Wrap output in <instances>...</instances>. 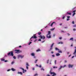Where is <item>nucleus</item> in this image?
Returning a JSON list of instances; mask_svg holds the SVG:
<instances>
[{
    "instance_id": "obj_1",
    "label": "nucleus",
    "mask_w": 76,
    "mask_h": 76,
    "mask_svg": "<svg viewBox=\"0 0 76 76\" xmlns=\"http://www.w3.org/2000/svg\"><path fill=\"white\" fill-rule=\"evenodd\" d=\"M50 34H51V31H49L48 32V34L46 35V37L48 38H50L51 36H50Z\"/></svg>"
},
{
    "instance_id": "obj_2",
    "label": "nucleus",
    "mask_w": 76,
    "mask_h": 76,
    "mask_svg": "<svg viewBox=\"0 0 76 76\" xmlns=\"http://www.w3.org/2000/svg\"><path fill=\"white\" fill-rule=\"evenodd\" d=\"M15 53H17V54L20 53H22V51H20L19 50H15Z\"/></svg>"
},
{
    "instance_id": "obj_3",
    "label": "nucleus",
    "mask_w": 76,
    "mask_h": 76,
    "mask_svg": "<svg viewBox=\"0 0 76 76\" xmlns=\"http://www.w3.org/2000/svg\"><path fill=\"white\" fill-rule=\"evenodd\" d=\"M8 56H13V52H9L8 54Z\"/></svg>"
},
{
    "instance_id": "obj_4",
    "label": "nucleus",
    "mask_w": 76,
    "mask_h": 76,
    "mask_svg": "<svg viewBox=\"0 0 76 76\" xmlns=\"http://www.w3.org/2000/svg\"><path fill=\"white\" fill-rule=\"evenodd\" d=\"M54 45V43H53L52 45H51L50 46V48L49 50V51H50L51 50L53 49V45Z\"/></svg>"
},
{
    "instance_id": "obj_5",
    "label": "nucleus",
    "mask_w": 76,
    "mask_h": 76,
    "mask_svg": "<svg viewBox=\"0 0 76 76\" xmlns=\"http://www.w3.org/2000/svg\"><path fill=\"white\" fill-rule=\"evenodd\" d=\"M35 35H36V34H34V36H32L31 38H30V39H31L32 38H35V39H37V37L36 36H35Z\"/></svg>"
},
{
    "instance_id": "obj_6",
    "label": "nucleus",
    "mask_w": 76,
    "mask_h": 76,
    "mask_svg": "<svg viewBox=\"0 0 76 76\" xmlns=\"http://www.w3.org/2000/svg\"><path fill=\"white\" fill-rule=\"evenodd\" d=\"M23 57H24V56H22L20 55H19L18 56V58H22Z\"/></svg>"
},
{
    "instance_id": "obj_7",
    "label": "nucleus",
    "mask_w": 76,
    "mask_h": 76,
    "mask_svg": "<svg viewBox=\"0 0 76 76\" xmlns=\"http://www.w3.org/2000/svg\"><path fill=\"white\" fill-rule=\"evenodd\" d=\"M39 37V38H41V39H44L45 38V36H42L41 35Z\"/></svg>"
},
{
    "instance_id": "obj_8",
    "label": "nucleus",
    "mask_w": 76,
    "mask_h": 76,
    "mask_svg": "<svg viewBox=\"0 0 76 76\" xmlns=\"http://www.w3.org/2000/svg\"><path fill=\"white\" fill-rule=\"evenodd\" d=\"M73 66V65H71L70 64H69L68 65L69 68H70L71 67L72 68Z\"/></svg>"
},
{
    "instance_id": "obj_9",
    "label": "nucleus",
    "mask_w": 76,
    "mask_h": 76,
    "mask_svg": "<svg viewBox=\"0 0 76 76\" xmlns=\"http://www.w3.org/2000/svg\"><path fill=\"white\" fill-rule=\"evenodd\" d=\"M66 13L68 14V15H72V13L70 12H66Z\"/></svg>"
},
{
    "instance_id": "obj_10",
    "label": "nucleus",
    "mask_w": 76,
    "mask_h": 76,
    "mask_svg": "<svg viewBox=\"0 0 76 76\" xmlns=\"http://www.w3.org/2000/svg\"><path fill=\"white\" fill-rule=\"evenodd\" d=\"M76 54V49H75V51L73 53V54H74V55H75V54Z\"/></svg>"
},
{
    "instance_id": "obj_11",
    "label": "nucleus",
    "mask_w": 76,
    "mask_h": 76,
    "mask_svg": "<svg viewBox=\"0 0 76 76\" xmlns=\"http://www.w3.org/2000/svg\"><path fill=\"white\" fill-rule=\"evenodd\" d=\"M11 70H12V71H13V72H15V71H16V69H15L13 68H12Z\"/></svg>"
},
{
    "instance_id": "obj_12",
    "label": "nucleus",
    "mask_w": 76,
    "mask_h": 76,
    "mask_svg": "<svg viewBox=\"0 0 76 76\" xmlns=\"http://www.w3.org/2000/svg\"><path fill=\"white\" fill-rule=\"evenodd\" d=\"M18 74H20V75H22V72H18Z\"/></svg>"
},
{
    "instance_id": "obj_13",
    "label": "nucleus",
    "mask_w": 76,
    "mask_h": 76,
    "mask_svg": "<svg viewBox=\"0 0 76 76\" xmlns=\"http://www.w3.org/2000/svg\"><path fill=\"white\" fill-rule=\"evenodd\" d=\"M23 73H24L25 72H26V70H24H24H23Z\"/></svg>"
},
{
    "instance_id": "obj_14",
    "label": "nucleus",
    "mask_w": 76,
    "mask_h": 76,
    "mask_svg": "<svg viewBox=\"0 0 76 76\" xmlns=\"http://www.w3.org/2000/svg\"><path fill=\"white\" fill-rule=\"evenodd\" d=\"M58 44H63V43L62 42H59L58 43Z\"/></svg>"
},
{
    "instance_id": "obj_15",
    "label": "nucleus",
    "mask_w": 76,
    "mask_h": 76,
    "mask_svg": "<svg viewBox=\"0 0 76 76\" xmlns=\"http://www.w3.org/2000/svg\"><path fill=\"white\" fill-rule=\"evenodd\" d=\"M60 54L59 53H56V56H60Z\"/></svg>"
},
{
    "instance_id": "obj_16",
    "label": "nucleus",
    "mask_w": 76,
    "mask_h": 76,
    "mask_svg": "<svg viewBox=\"0 0 76 76\" xmlns=\"http://www.w3.org/2000/svg\"><path fill=\"white\" fill-rule=\"evenodd\" d=\"M53 23H55V22H53L52 23L51 25V26L52 27H53Z\"/></svg>"
},
{
    "instance_id": "obj_17",
    "label": "nucleus",
    "mask_w": 76,
    "mask_h": 76,
    "mask_svg": "<svg viewBox=\"0 0 76 76\" xmlns=\"http://www.w3.org/2000/svg\"><path fill=\"white\" fill-rule=\"evenodd\" d=\"M31 55L32 56H35V54L33 53L31 54Z\"/></svg>"
},
{
    "instance_id": "obj_18",
    "label": "nucleus",
    "mask_w": 76,
    "mask_h": 76,
    "mask_svg": "<svg viewBox=\"0 0 76 76\" xmlns=\"http://www.w3.org/2000/svg\"><path fill=\"white\" fill-rule=\"evenodd\" d=\"M55 28H52L51 29H50V31H54V29H55Z\"/></svg>"
},
{
    "instance_id": "obj_19",
    "label": "nucleus",
    "mask_w": 76,
    "mask_h": 76,
    "mask_svg": "<svg viewBox=\"0 0 76 76\" xmlns=\"http://www.w3.org/2000/svg\"><path fill=\"white\" fill-rule=\"evenodd\" d=\"M5 60V59L4 58H2L1 59V61H4Z\"/></svg>"
},
{
    "instance_id": "obj_20",
    "label": "nucleus",
    "mask_w": 76,
    "mask_h": 76,
    "mask_svg": "<svg viewBox=\"0 0 76 76\" xmlns=\"http://www.w3.org/2000/svg\"><path fill=\"white\" fill-rule=\"evenodd\" d=\"M55 49L56 50V51H57V50H58H58H59V49H58L57 48H55Z\"/></svg>"
},
{
    "instance_id": "obj_21",
    "label": "nucleus",
    "mask_w": 76,
    "mask_h": 76,
    "mask_svg": "<svg viewBox=\"0 0 76 76\" xmlns=\"http://www.w3.org/2000/svg\"><path fill=\"white\" fill-rule=\"evenodd\" d=\"M41 51V50L39 49H38L36 50V51H37V52H38V51Z\"/></svg>"
},
{
    "instance_id": "obj_22",
    "label": "nucleus",
    "mask_w": 76,
    "mask_h": 76,
    "mask_svg": "<svg viewBox=\"0 0 76 76\" xmlns=\"http://www.w3.org/2000/svg\"><path fill=\"white\" fill-rule=\"evenodd\" d=\"M58 53H62V52L61 51V50H60L59 49V50H58Z\"/></svg>"
},
{
    "instance_id": "obj_23",
    "label": "nucleus",
    "mask_w": 76,
    "mask_h": 76,
    "mask_svg": "<svg viewBox=\"0 0 76 76\" xmlns=\"http://www.w3.org/2000/svg\"><path fill=\"white\" fill-rule=\"evenodd\" d=\"M63 67V66H61L58 69V70H60Z\"/></svg>"
},
{
    "instance_id": "obj_24",
    "label": "nucleus",
    "mask_w": 76,
    "mask_h": 76,
    "mask_svg": "<svg viewBox=\"0 0 76 76\" xmlns=\"http://www.w3.org/2000/svg\"><path fill=\"white\" fill-rule=\"evenodd\" d=\"M38 35H40L41 34V32H39L38 33Z\"/></svg>"
},
{
    "instance_id": "obj_25",
    "label": "nucleus",
    "mask_w": 76,
    "mask_h": 76,
    "mask_svg": "<svg viewBox=\"0 0 76 76\" xmlns=\"http://www.w3.org/2000/svg\"><path fill=\"white\" fill-rule=\"evenodd\" d=\"M38 60V59L36 60L35 61L34 63H37V62Z\"/></svg>"
},
{
    "instance_id": "obj_26",
    "label": "nucleus",
    "mask_w": 76,
    "mask_h": 76,
    "mask_svg": "<svg viewBox=\"0 0 76 76\" xmlns=\"http://www.w3.org/2000/svg\"><path fill=\"white\" fill-rule=\"evenodd\" d=\"M26 66H29V64H28V63H26Z\"/></svg>"
},
{
    "instance_id": "obj_27",
    "label": "nucleus",
    "mask_w": 76,
    "mask_h": 76,
    "mask_svg": "<svg viewBox=\"0 0 76 76\" xmlns=\"http://www.w3.org/2000/svg\"><path fill=\"white\" fill-rule=\"evenodd\" d=\"M73 38H71L69 40L70 41L71 40H73Z\"/></svg>"
},
{
    "instance_id": "obj_28",
    "label": "nucleus",
    "mask_w": 76,
    "mask_h": 76,
    "mask_svg": "<svg viewBox=\"0 0 76 76\" xmlns=\"http://www.w3.org/2000/svg\"><path fill=\"white\" fill-rule=\"evenodd\" d=\"M38 74L36 73L34 75V76H38Z\"/></svg>"
},
{
    "instance_id": "obj_29",
    "label": "nucleus",
    "mask_w": 76,
    "mask_h": 76,
    "mask_svg": "<svg viewBox=\"0 0 76 76\" xmlns=\"http://www.w3.org/2000/svg\"><path fill=\"white\" fill-rule=\"evenodd\" d=\"M53 69H56V68H57V67L56 66H53Z\"/></svg>"
},
{
    "instance_id": "obj_30",
    "label": "nucleus",
    "mask_w": 76,
    "mask_h": 76,
    "mask_svg": "<svg viewBox=\"0 0 76 76\" xmlns=\"http://www.w3.org/2000/svg\"><path fill=\"white\" fill-rule=\"evenodd\" d=\"M74 15H75V12L72 15V16H74Z\"/></svg>"
},
{
    "instance_id": "obj_31",
    "label": "nucleus",
    "mask_w": 76,
    "mask_h": 76,
    "mask_svg": "<svg viewBox=\"0 0 76 76\" xmlns=\"http://www.w3.org/2000/svg\"><path fill=\"white\" fill-rule=\"evenodd\" d=\"M65 18V15L64 16H63V18H62V19H64Z\"/></svg>"
},
{
    "instance_id": "obj_32",
    "label": "nucleus",
    "mask_w": 76,
    "mask_h": 76,
    "mask_svg": "<svg viewBox=\"0 0 76 76\" xmlns=\"http://www.w3.org/2000/svg\"><path fill=\"white\" fill-rule=\"evenodd\" d=\"M41 70H43L44 71V68H42Z\"/></svg>"
},
{
    "instance_id": "obj_33",
    "label": "nucleus",
    "mask_w": 76,
    "mask_h": 76,
    "mask_svg": "<svg viewBox=\"0 0 76 76\" xmlns=\"http://www.w3.org/2000/svg\"><path fill=\"white\" fill-rule=\"evenodd\" d=\"M66 20L67 21H68V20H70V18H67Z\"/></svg>"
},
{
    "instance_id": "obj_34",
    "label": "nucleus",
    "mask_w": 76,
    "mask_h": 76,
    "mask_svg": "<svg viewBox=\"0 0 76 76\" xmlns=\"http://www.w3.org/2000/svg\"><path fill=\"white\" fill-rule=\"evenodd\" d=\"M49 59H48L47 61V64H48V63L49 62Z\"/></svg>"
},
{
    "instance_id": "obj_35",
    "label": "nucleus",
    "mask_w": 76,
    "mask_h": 76,
    "mask_svg": "<svg viewBox=\"0 0 76 76\" xmlns=\"http://www.w3.org/2000/svg\"><path fill=\"white\" fill-rule=\"evenodd\" d=\"M70 18V16H67V18L69 19V18Z\"/></svg>"
},
{
    "instance_id": "obj_36",
    "label": "nucleus",
    "mask_w": 76,
    "mask_h": 76,
    "mask_svg": "<svg viewBox=\"0 0 76 76\" xmlns=\"http://www.w3.org/2000/svg\"><path fill=\"white\" fill-rule=\"evenodd\" d=\"M13 58H14V59H16V57H15V56H13Z\"/></svg>"
},
{
    "instance_id": "obj_37",
    "label": "nucleus",
    "mask_w": 76,
    "mask_h": 76,
    "mask_svg": "<svg viewBox=\"0 0 76 76\" xmlns=\"http://www.w3.org/2000/svg\"><path fill=\"white\" fill-rule=\"evenodd\" d=\"M66 65H64V66H63V67H63V68H64V67H66Z\"/></svg>"
},
{
    "instance_id": "obj_38",
    "label": "nucleus",
    "mask_w": 76,
    "mask_h": 76,
    "mask_svg": "<svg viewBox=\"0 0 76 76\" xmlns=\"http://www.w3.org/2000/svg\"><path fill=\"white\" fill-rule=\"evenodd\" d=\"M57 61L56 60H55V64H56V62Z\"/></svg>"
},
{
    "instance_id": "obj_39",
    "label": "nucleus",
    "mask_w": 76,
    "mask_h": 76,
    "mask_svg": "<svg viewBox=\"0 0 76 76\" xmlns=\"http://www.w3.org/2000/svg\"><path fill=\"white\" fill-rule=\"evenodd\" d=\"M76 10H75L74 11H73V13H75V12H76Z\"/></svg>"
},
{
    "instance_id": "obj_40",
    "label": "nucleus",
    "mask_w": 76,
    "mask_h": 76,
    "mask_svg": "<svg viewBox=\"0 0 76 76\" xmlns=\"http://www.w3.org/2000/svg\"><path fill=\"white\" fill-rule=\"evenodd\" d=\"M72 24H75V22L74 21H73L72 22Z\"/></svg>"
},
{
    "instance_id": "obj_41",
    "label": "nucleus",
    "mask_w": 76,
    "mask_h": 76,
    "mask_svg": "<svg viewBox=\"0 0 76 76\" xmlns=\"http://www.w3.org/2000/svg\"><path fill=\"white\" fill-rule=\"evenodd\" d=\"M26 68L27 69H28V66H26Z\"/></svg>"
},
{
    "instance_id": "obj_42",
    "label": "nucleus",
    "mask_w": 76,
    "mask_h": 76,
    "mask_svg": "<svg viewBox=\"0 0 76 76\" xmlns=\"http://www.w3.org/2000/svg\"><path fill=\"white\" fill-rule=\"evenodd\" d=\"M4 61V62H7V61H7V60H5V61Z\"/></svg>"
},
{
    "instance_id": "obj_43",
    "label": "nucleus",
    "mask_w": 76,
    "mask_h": 76,
    "mask_svg": "<svg viewBox=\"0 0 76 76\" xmlns=\"http://www.w3.org/2000/svg\"><path fill=\"white\" fill-rule=\"evenodd\" d=\"M52 57H55V55H53L52 56Z\"/></svg>"
},
{
    "instance_id": "obj_44",
    "label": "nucleus",
    "mask_w": 76,
    "mask_h": 76,
    "mask_svg": "<svg viewBox=\"0 0 76 76\" xmlns=\"http://www.w3.org/2000/svg\"><path fill=\"white\" fill-rule=\"evenodd\" d=\"M38 41H41V39H40L38 40Z\"/></svg>"
},
{
    "instance_id": "obj_45",
    "label": "nucleus",
    "mask_w": 76,
    "mask_h": 76,
    "mask_svg": "<svg viewBox=\"0 0 76 76\" xmlns=\"http://www.w3.org/2000/svg\"><path fill=\"white\" fill-rule=\"evenodd\" d=\"M59 39H62V37H59Z\"/></svg>"
},
{
    "instance_id": "obj_46",
    "label": "nucleus",
    "mask_w": 76,
    "mask_h": 76,
    "mask_svg": "<svg viewBox=\"0 0 76 76\" xmlns=\"http://www.w3.org/2000/svg\"><path fill=\"white\" fill-rule=\"evenodd\" d=\"M31 43H32V42H29V43L28 45H30L31 44Z\"/></svg>"
},
{
    "instance_id": "obj_47",
    "label": "nucleus",
    "mask_w": 76,
    "mask_h": 76,
    "mask_svg": "<svg viewBox=\"0 0 76 76\" xmlns=\"http://www.w3.org/2000/svg\"><path fill=\"white\" fill-rule=\"evenodd\" d=\"M14 63V62H12V64H13Z\"/></svg>"
},
{
    "instance_id": "obj_48",
    "label": "nucleus",
    "mask_w": 76,
    "mask_h": 76,
    "mask_svg": "<svg viewBox=\"0 0 76 76\" xmlns=\"http://www.w3.org/2000/svg\"><path fill=\"white\" fill-rule=\"evenodd\" d=\"M73 31H76V29H75V28H74V29H73Z\"/></svg>"
},
{
    "instance_id": "obj_49",
    "label": "nucleus",
    "mask_w": 76,
    "mask_h": 76,
    "mask_svg": "<svg viewBox=\"0 0 76 76\" xmlns=\"http://www.w3.org/2000/svg\"><path fill=\"white\" fill-rule=\"evenodd\" d=\"M45 42V41H42L41 42L42 43H43V42Z\"/></svg>"
},
{
    "instance_id": "obj_50",
    "label": "nucleus",
    "mask_w": 76,
    "mask_h": 76,
    "mask_svg": "<svg viewBox=\"0 0 76 76\" xmlns=\"http://www.w3.org/2000/svg\"><path fill=\"white\" fill-rule=\"evenodd\" d=\"M73 27H76V25L73 26Z\"/></svg>"
},
{
    "instance_id": "obj_51",
    "label": "nucleus",
    "mask_w": 76,
    "mask_h": 76,
    "mask_svg": "<svg viewBox=\"0 0 76 76\" xmlns=\"http://www.w3.org/2000/svg\"><path fill=\"white\" fill-rule=\"evenodd\" d=\"M67 35H68V36H69V35H70V34H69V33H67Z\"/></svg>"
},
{
    "instance_id": "obj_52",
    "label": "nucleus",
    "mask_w": 76,
    "mask_h": 76,
    "mask_svg": "<svg viewBox=\"0 0 76 76\" xmlns=\"http://www.w3.org/2000/svg\"><path fill=\"white\" fill-rule=\"evenodd\" d=\"M20 69H22V70H24V69L23 68H20Z\"/></svg>"
},
{
    "instance_id": "obj_53",
    "label": "nucleus",
    "mask_w": 76,
    "mask_h": 76,
    "mask_svg": "<svg viewBox=\"0 0 76 76\" xmlns=\"http://www.w3.org/2000/svg\"><path fill=\"white\" fill-rule=\"evenodd\" d=\"M67 61L66 60L65 61V63H67Z\"/></svg>"
},
{
    "instance_id": "obj_54",
    "label": "nucleus",
    "mask_w": 76,
    "mask_h": 76,
    "mask_svg": "<svg viewBox=\"0 0 76 76\" xmlns=\"http://www.w3.org/2000/svg\"><path fill=\"white\" fill-rule=\"evenodd\" d=\"M32 70H35V68H32Z\"/></svg>"
},
{
    "instance_id": "obj_55",
    "label": "nucleus",
    "mask_w": 76,
    "mask_h": 76,
    "mask_svg": "<svg viewBox=\"0 0 76 76\" xmlns=\"http://www.w3.org/2000/svg\"><path fill=\"white\" fill-rule=\"evenodd\" d=\"M51 53H52V54H53V53H54V52H53V51L51 52Z\"/></svg>"
},
{
    "instance_id": "obj_56",
    "label": "nucleus",
    "mask_w": 76,
    "mask_h": 76,
    "mask_svg": "<svg viewBox=\"0 0 76 76\" xmlns=\"http://www.w3.org/2000/svg\"><path fill=\"white\" fill-rule=\"evenodd\" d=\"M46 76H50V75L48 74V75H46Z\"/></svg>"
},
{
    "instance_id": "obj_57",
    "label": "nucleus",
    "mask_w": 76,
    "mask_h": 76,
    "mask_svg": "<svg viewBox=\"0 0 76 76\" xmlns=\"http://www.w3.org/2000/svg\"><path fill=\"white\" fill-rule=\"evenodd\" d=\"M10 69H8L7 71V72H9V71H10Z\"/></svg>"
},
{
    "instance_id": "obj_58",
    "label": "nucleus",
    "mask_w": 76,
    "mask_h": 76,
    "mask_svg": "<svg viewBox=\"0 0 76 76\" xmlns=\"http://www.w3.org/2000/svg\"><path fill=\"white\" fill-rule=\"evenodd\" d=\"M39 67L41 68V65L39 66Z\"/></svg>"
},
{
    "instance_id": "obj_59",
    "label": "nucleus",
    "mask_w": 76,
    "mask_h": 76,
    "mask_svg": "<svg viewBox=\"0 0 76 76\" xmlns=\"http://www.w3.org/2000/svg\"><path fill=\"white\" fill-rule=\"evenodd\" d=\"M61 32H63L64 33V31H61Z\"/></svg>"
},
{
    "instance_id": "obj_60",
    "label": "nucleus",
    "mask_w": 76,
    "mask_h": 76,
    "mask_svg": "<svg viewBox=\"0 0 76 76\" xmlns=\"http://www.w3.org/2000/svg\"><path fill=\"white\" fill-rule=\"evenodd\" d=\"M59 25H60V26H61V25H62V23H60Z\"/></svg>"
},
{
    "instance_id": "obj_61",
    "label": "nucleus",
    "mask_w": 76,
    "mask_h": 76,
    "mask_svg": "<svg viewBox=\"0 0 76 76\" xmlns=\"http://www.w3.org/2000/svg\"><path fill=\"white\" fill-rule=\"evenodd\" d=\"M37 40L36 39L34 41V42H36V41H37Z\"/></svg>"
},
{
    "instance_id": "obj_62",
    "label": "nucleus",
    "mask_w": 76,
    "mask_h": 76,
    "mask_svg": "<svg viewBox=\"0 0 76 76\" xmlns=\"http://www.w3.org/2000/svg\"><path fill=\"white\" fill-rule=\"evenodd\" d=\"M71 56V55L70 54V55H69V57H70V56Z\"/></svg>"
},
{
    "instance_id": "obj_63",
    "label": "nucleus",
    "mask_w": 76,
    "mask_h": 76,
    "mask_svg": "<svg viewBox=\"0 0 76 76\" xmlns=\"http://www.w3.org/2000/svg\"><path fill=\"white\" fill-rule=\"evenodd\" d=\"M36 66H37L38 67V64H37L36 65Z\"/></svg>"
},
{
    "instance_id": "obj_64",
    "label": "nucleus",
    "mask_w": 76,
    "mask_h": 76,
    "mask_svg": "<svg viewBox=\"0 0 76 76\" xmlns=\"http://www.w3.org/2000/svg\"><path fill=\"white\" fill-rule=\"evenodd\" d=\"M67 54H69V52H67Z\"/></svg>"
}]
</instances>
